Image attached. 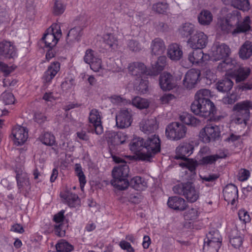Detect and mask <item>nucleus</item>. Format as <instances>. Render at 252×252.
Segmentation results:
<instances>
[{
	"instance_id": "f8f14e48",
	"label": "nucleus",
	"mask_w": 252,
	"mask_h": 252,
	"mask_svg": "<svg viewBox=\"0 0 252 252\" xmlns=\"http://www.w3.org/2000/svg\"><path fill=\"white\" fill-rule=\"evenodd\" d=\"M84 61L89 64L91 68L94 71H98L101 68V59L98 57L97 53L91 49L86 51Z\"/></svg>"
},
{
	"instance_id": "c03bdc74",
	"label": "nucleus",
	"mask_w": 252,
	"mask_h": 252,
	"mask_svg": "<svg viewBox=\"0 0 252 252\" xmlns=\"http://www.w3.org/2000/svg\"><path fill=\"white\" fill-rule=\"evenodd\" d=\"M235 62L231 61L229 59L226 58L219 63L218 69L220 71H227L233 69Z\"/></svg>"
},
{
	"instance_id": "f704fd0d",
	"label": "nucleus",
	"mask_w": 252,
	"mask_h": 252,
	"mask_svg": "<svg viewBox=\"0 0 252 252\" xmlns=\"http://www.w3.org/2000/svg\"><path fill=\"white\" fill-rule=\"evenodd\" d=\"M82 28L81 27H75L71 29L68 32L66 41L67 43H71L80 40L82 35Z\"/></svg>"
},
{
	"instance_id": "473e14b6",
	"label": "nucleus",
	"mask_w": 252,
	"mask_h": 252,
	"mask_svg": "<svg viewBox=\"0 0 252 252\" xmlns=\"http://www.w3.org/2000/svg\"><path fill=\"white\" fill-rule=\"evenodd\" d=\"M251 69L248 67H239L234 69V75L236 83L241 82L245 80L249 76Z\"/></svg>"
},
{
	"instance_id": "864d4df0",
	"label": "nucleus",
	"mask_w": 252,
	"mask_h": 252,
	"mask_svg": "<svg viewBox=\"0 0 252 252\" xmlns=\"http://www.w3.org/2000/svg\"><path fill=\"white\" fill-rule=\"evenodd\" d=\"M168 7L166 2H158L153 5V10L158 13L163 14L166 12Z\"/></svg>"
},
{
	"instance_id": "ddd939ff",
	"label": "nucleus",
	"mask_w": 252,
	"mask_h": 252,
	"mask_svg": "<svg viewBox=\"0 0 252 252\" xmlns=\"http://www.w3.org/2000/svg\"><path fill=\"white\" fill-rule=\"evenodd\" d=\"M230 53V49L225 44L216 43L212 47V57L214 61L224 60L228 57Z\"/></svg>"
},
{
	"instance_id": "2f4dec72",
	"label": "nucleus",
	"mask_w": 252,
	"mask_h": 252,
	"mask_svg": "<svg viewBox=\"0 0 252 252\" xmlns=\"http://www.w3.org/2000/svg\"><path fill=\"white\" fill-rule=\"evenodd\" d=\"M145 141L141 137H136L133 139L130 144V149L133 153L139 155L143 151H145L144 145Z\"/></svg>"
},
{
	"instance_id": "dca6fc26",
	"label": "nucleus",
	"mask_w": 252,
	"mask_h": 252,
	"mask_svg": "<svg viewBox=\"0 0 252 252\" xmlns=\"http://www.w3.org/2000/svg\"><path fill=\"white\" fill-rule=\"evenodd\" d=\"M0 56L8 59L16 57V49L13 43L7 41L0 42Z\"/></svg>"
},
{
	"instance_id": "9d476101",
	"label": "nucleus",
	"mask_w": 252,
	"mask_h": 252,
	"mask_svg": "<svg viewBox=\"0 0 252 252\" xmlns=\"http://www.w3.org/2000/svg\"><path fill=\"white\" fill-rule=\"evenodd\" d=\"M132 111L128 108H123L116 117V125L120 128L128 127L132 122Z\"/></svg>"
},
{
	"instance_id": "bb28decb",
	"label": "nucleus",
	"mask_w": 252,
	"mask_h": 252,
	"mask_svg": "<svg viewBox=\"0 0 252 252\" xmlns=\"http://www.w3.org/2000/svg\"><path fill=\"white\" fill-rule=\"evenodd\" d=\"M151 48L153 55L160 56L164 52L165 46L163 40L159 38H156L152 41Z\"/></svg>"
},
{
	"instance_id": "f257e3e1",
	"label": "nucleus",
	"mask_w": 252,
	"mask_h": 252,
	"mask_svg": "<svg viewBox=\"0 0 252 252\" xmlns=\"http://www.w3.org/2000/svg\"><path fill=\"white\" fill-rule=\"evenodd\" d=\"M211 92L208 89L198 90L195 94V99L190 106L191 111L202 117L216 118L217 109L214 104L209 99Z\"/></svg>"
},
{
	"instance_id": "0eeeda50",
	"label": "nucleus",
	"mask_w": 252,
	"mask_h": 252,
	"mask_svg": "<svg viewBox=\"0 0 252 252\" xmlns=\"http://www.w3.org/2000/svg\"><path fill=\"white\" fill-rule=\"evenodd\" d=\"M187 132V127L179 122H173L167 126L165 134L168 138L172 140H179L183 138Z\"/></svg>"
},
{
	"instance_id": "ea45409f",
	"label": "nucleus",
	"mask_w": 252,
	"mask_h": 252,
	"mask_svg": "<svg viewBox=\"0 0 252 252\" xmlns=\"http://www.w3.org/2000/svg\"><path fill=\"white\" fill-rule=\"evenodd\" d=\"M180 119L183 123L191 126H196L200 123V121L192 115L183 113L180 116Z\"/></svg>"
},
{
	"instance_id": "393cba45",
	"label": "nucleus",
	"mask_w": 252,
	"mask_h": 252,
	"mask_svg": "<svg viewBox=\"0 0 252 252\" xmlns=\"http://www.w3.org/2000/svg\"><path fill=\"white\" fill-rule=\"evenodd\" d=\"M64 210H61L58 213L54 215L53 219L55 222L59 223L54 226V228L56 234L60 237H62L65 235V230H63V226L62 223L64 219Z\"/></svg>"
},
{
	"instance_id": "aec40b11",
	"label": "nucleus",
	"mask_w": 252,
	"mask_h": 252,
	"mask_svg": "<svg viewBox=\"0 0 252 252\" xmlns=\"http://www.w3.org/2000/svg\"><path fill=\"white\" fill-rule=\"evenodd\" d=\"M223 193L225 200L230 203L231 205H234L236 199L238 197L237 187L234 184H228L223 189Z\"/></svg>"
},
{
	"instance_id": "c756f323",
	"label": "nucleus",
	"mask_w": 252,
	"mask_h": 252,
	"mask_svg": "<svg viewBox=\"0 0 252 252\" xmlns=\"http://www.w3.org/2000/svg\"><path fill=\"white\" fill-rule=\"evenodd\" d=\"M226 155L224 153L204 156L198 161V164L200 165H207L215 164L216 161L220 158H225Z\"/></svg>"
},
{
	"instance_id": "9b49d317",
	"label": "nucleus",
	"mask_w": 252,
	"mask_h": 252,
	"mask_svg": "<svg viewBox=\"0 0 252 252\" xmlns=\"http://www.w3.org/2000/svg\"><path fill=\"white\" fill-rule=\"evenodd\" d=\"M188 43L192 49H202L205 48L208 43V37L204 32H198L190 37Z\"/></svg>"
},
{
	"instance_id": "69168bd1",
	"label": "nucleus",
	"mask_w": 252,
	"mask_h": 252,
	"mask_svg": "<svg viewBox=\"0 0 252 252\" xmlns=\"http://www.w3.org/2000/svg\"><path fill=\"white\" fill-rule=\"evenodd\" d=\"M175 98V96L171 94H165L160 97L159 100L162 104H167Z\"/></svg>"
},
{
	"instance_id": "4d7b16f0",
	"label": "nucleus",
	"mask_w": 252,
	"mask_h": 252,
	"mask_svg": "<svg viewBox=\"0 0 252 252\" xmlns=\"http://www.w3.org/2000/svg\"><path fill=\"white\" fill-rule=\"evenodd\" d=\"M48 32L53 33L57 37V39L59 40V37L62 35V32L60 29V26L58 24L52 25L48 29Z\"/></svg>"
},
{
	"instance_id": "f03ea898",
	"label": "nucleus",
	"mask_w": 252,
	"mask_h": 252,
	"mask_svg": "<svg viewBox=\"0 0 252 252\" xmlns=\"http://www.w3.org/2000/svg\"><path fill=\"white\" fill-rule=\"evenodd\" d=\"M114 160L122 164L115 167L112 170L113 179L111 185L118 190H125L129 186V182L127 179L129 171V166L124 160L118 157H114Z\"/></svg>"
},
{
	"instance_id": "3c124183",
	"label": "nucleus",
	"mask_w": 252,
	"mask_h": 252,
	"mask_svg": "<svg viewBox=\"0 0 252 252\" xmlns=\"http://www.w3.org/2000/svg\"><path fill=\"white\" fill-rule=\"evenodd\" d=\"M211 240L215 242H221L220 236L218 230H212L210 231L206 235V238L204 239V242H209Z\"/></svg>"
},
{
	"instance_id": "37998d69",
	"label": "nucleus",
	"mask_w": 252,
	"mask_h": 252,
	"mask_svg": "<svg viewBox=\"0 0 252 252\" xmlns=\"http://www.w3.org/2000/svg\"><path fill=\"white\" fill-rule=\"evenodd\" d=\"M129 186L138 190L143 189L146 186V182L139 176H136L131 179Z\"/></svg>"
},
{
	"instance_id": "6e6552de",
	"label": "nucleus",
	"mask_w": 252,
	"mask_h": 252,
	"mask_svg": "<svg viewBox=\"0 0 252 252\" xmlns=\"http://www.w3.org/2000/svg\"><path fill=\"white\" fill-rule=\"evenodd\" d=\"M220 129L216 125H207L199 133V138L204 143H209L217 140L220 136Z\"/></svg>"
},
{
	"instance_id": "f3484780",
	"label": "nucleus",
	"mask_w": 252,
	"mask_h": 252,
	"mask_svg": "<svg viewBox=\"0 0 252 252\" xmlns=\"http://www.w3.org/2000/svg\"><path fill=\"white\" fill-rule=\"evenodd\" d=\"M193 150L194 147L191 144L189 143L181 144L176 148L175 158L183 160L189 159L188 157L193 153Z\"/></svg>"
},
{
	"instance_id": "774afa93",
	"label": "nucleus",
	"mask_w": 252,
	"mask_h": 252,
	"mask_svg": "<svg viewBox=\"0 0 252 252\" xmlns=\"http://www.w3.org/2000/svg\"><path fill=\"white\" fill-rule=\"evenodd\" d=\"M238 216L240 220L245 223L250 221V217L247 212L244 210H240L238 213Z\"/></svg>"
},
{
	"instance_id": "b1692460",
	"label": "nucleus",
	"mask_w": 252,
	"mask_h": 252,
	"mask_svg": "<svg viewBox=\"0 0 252 252\" xmlns=\"http://www.w3.org/2000/svg\"><path fill=\"white\" fill-rule=\"evenodd\" d=\"M167 56L172 61H177L183 57L182 47L177 43H172L168 46Z\"/></svg>"
},
{
	"instance_id": "a878e982",
	"label": "nucleus",
	"mask_w": 252,
	"mask_h": 252,
	"mask_svg": "<svg viewBox=\"0 0 252 252\" xmlns=\"http://www.w3.org/2000/svg\"><path fill=\"white\" fill-rule=\"evenodd\" d=\"M209 58V55L204 54L201 49H195L188 55V60L192 64L204 62L208 60Z\"/></svg>"
},
{
	"instance_id": "39448f33",
	"label": "nucleus",
	"mask_w": 252,
	"mask_h": 252,
	"mask_svg": "<svg viewBox=\"0 0 252 252\" xmlns=\"http://www.w3.org/2000/svg\"><path fill=\"white\" fill-rule=\"evenodd\" d=\"M173 191L176 194L184 196L188 201L191 203L195 202L199 197L198 191L190 182L174 186Z\"/></svg>"
},
{
	"instance_id": "4468645a",
	"label": "nucleus",
	"mask_w": 252,
	"mask_h": 252,
	"mask_svg": "<svg viewBox=\"0 0 252 252\" xmlns=\"http://www.w3.org/2000/svg\"><path fill=\"white\" fill-rule=\"evenodd\" d=\"M12 135L14 138L15 144L17 146L21 145L28 137V130L26 127L17 125L13 128Z\"/></svg>"
},
{
	"instance_id": "412c9836",
	"label": "nucleus",
	"mask_w": 252,
	"mask_h": 252,
	"mask_svg": "<svg viewBox=\"0 0 252 252\" xmlns=\"http://www.w3.org/2000/svg\"><path fill=\"white\" fill-rule=\"evenodd\" d=\"M159 83L161 89L164 91L170 90L176 86L173 76L165 72L160 75Z\"/></svg>"
},
{
	"instance_id": "c9c22d12",
	"label": "nucleus",
	"mask_w": 252,
	"mask_h": 252,
	"mask_svg": "<svg viewBox=\"0 0 252 252\" xmlns=\"http://www.w3.org/2000/svg\"><path fill=\"white\" fill-rule=\"evenodd\" d=\"M157 127L156 121L154 119L148 120L140 123L141 130L146 134L153 132Z\"/></svg>"
},
{
	"instance_id": "8fccbe9b",
	"label": "nucleus",
	"mask_w": 252,
	"mask_h": 252,
	"mask_svg": "<svg viewBox=\"0 0 252 252\" xmlns=\"http://www.w3.org/2000/svg\"><path fill=\"white\" fill-rule=\"evenodd\" d=\"M221 243V242H213V241H212V240L209 242H204L203 250L204 251L218 252L220 247Z\"/></svg>"
},
{
	"instance_id": "58836bf2",
	"label": "nucleus",
	"mask_w": 252,
	"mask_h": 252,
	"mask_svg": "<svg viewBox=\"0 0 252 252\" xmlns=\"http://www.w3.org/2000/svg\"><path fill=\"white\" fill-rule=\"evenodd\" d=\"M233 86L232 81L226 78L218 82L216 84V88L220 92L227 93L232 89Z\"/></svg>"
},
{
	"instance_id": "5fc2aeb1",
	"label": "nucleus",
	"mask_w": 252,
	"mask_h": 252,
	"mask_svg": "<svg viewBox=\"0 0 252 252\" xmlns=\"http://www.w3.org/2000/svg\"><path fill=\"white\" fill-rule=\"evenodd\" d=\"M219 27L224 33H228L230 32H232L233 31H232L233 27L230 25L226 19L225 20H221L219 22Z\"/></svg>"
},
{
	"instance_id": "79ce46f5",
	"label": "nucleus",
	"mask_w": 252,
	"mask_h": 252,
	"mask_svg": "<svg viewBox=\"0 0 252 252\" xmlns=\"http://www.w3.org/2000/svg\"><path fill=\"white\" fill-rule=\"evenodd\" d=\"M194 31V26L191 23H186L182 25L179 29L181 35L183 37H188Z\"/></svg>"
},
{
	"instance_id": "6ab92c4d",
	"label": "nucleus",
	"mask_w": 252,
	"mask_h": 252,
	"mask_svg": "<svg viewBox=\"0 0 252 252\" xmlns=\"http://www.w3.org/2000/svg\"><path fill=\"white\" fill-rule=\"evenodd\" d=\"M16 181L17 187L20 192L28 191L31 189V184L28 174L22 171H16Z\"/></svg>"
},
{
	"instance_id": "e433bc0d",
	"label": "nucleus",
	"mask_w": 252,
	"mask_h": 252,
	"mask_svg": "<svg viewBox=\"0 0 252 252\" xmlns=\"http://www.w3.org/2000/svg\"><path fill=\"white\" fill-rule=\"evenodd\" d=\"M61 197L65 200V202L70 207H75L80 201L77 194L69 191L61 193Z\"/></svg>"
},
{
	"instance_id": "20e7f679",
	"label": "nucleus",
	"mask_w": 252,
	"mask_h": 252,
	"mask_svg": "<svg viewBox=\"0 0 252 252\" xmlns=\"http://www.w3.org/2000/svg\"><path fill=\"white\" fill-rule=\"evenodd\" d=\"M145 151L138 156V158L142 160L151 161L155 156L160 152V140L156 135L148 137L144 143Z\"/></svg>"
},
{
	"instance_id": "5701e85b",
	"label": "nucleus",
	"mask_w": 252,
	"mask_h": 252,
	"mask_svg": "<svg viewBox=\"0 0 252 252\" xmlns=\"http://www.w3.org/2000/svg\"><path fill=\"white\" fill-rule=\"evenodd\" d=\"M60 69V63L55 62L51 63L47 70L44 72L42 79L44 83H50Z\"/></svg>"
},
{
	"instance_id": "603ef678",
	"label": "nucleus",
	"mask_w": 252,
	"mask_h": 252,
	"mask_svg": "<svg viewBox=\"0 0 252 252\" xmlns=\"http://www.w3.org/2000/svg\"><path fill=\"white\" fill-rule=\"evenodd\" d=\"M43 144L46 145L52 146L55 143V138L53 134L49 132H45L41 138Z\"/></svg>"
},
{
	"instance_id": "338daca9",
	"label": "nucleus",
	"mask_w": 252,
	"mask_h": 252,
	"mask_svg": "<svg viewBox=\"0 0 252 252\" xmlns=\"http://www.w3.org/2000/svg\"><path fill=\"white\" fill-rule=\"evenodd\" d=\"M203 181L213 182L217 180L220 177L219 174H210L204 176H200Z\"/></svg>"
},
{
	"instance_id": "7c9ffc66",
	"label": "nucleus",
	"mask_w": 252,
	"mask_h": 252,
	"mask_svg": "<svg viewBox=\"0 0 252 252\" xmlns=\"http://www.w3.org/2000/svg\"><path fill=\"white\" fill-rule=\"evenodd\" d=\"M238 53L241 59H249L252 55V42L249 40L246 41L240 47Z\"/></svg>"
},
{
	"instance_id": "a19ab883",
	"label": "nucleus",
	"mask_w": 252,
	"mask_h": 252,
	"mask_svg": "<svg viewBox=\"0 0 252 252\" xmlns=\"http://www.w3.org/2000/svg\"><path fill=\"white\" fill-rule=\"evenodd\" d=\"M213 16L212 13L208 10L202 11L198 16L199 23L203 25H208L212 22Z\"/></svg>"
},
{
	"instance_id": "a211bd4d",
	"label": "nucleus",
	"mask_w": 252,
	"mask_h": 252,
	"mask_svg": "<svg viewBox=\"0 0 252 252\" xmlns=\"http://www.w3.org/2000/svg\"><path fill=\"white\" fill-rule=\"evenodd\" d=\"M89 120L90 123L92 124L96 134L100 135L103 133V128L101 125V117L97 110L94 109L90 111Z\"/></svg>"
},
{
	"instance_id": "e2e57ef3",
	"label": "nucleus",
	"mask_w": 252,
	"mask_h": 252,
	"mask_svg": "<svg viewBox=\"0 0 252 252\" xmlns=\"http://www.w3.org/2000/svg\"><path fill=\"white\" fill-rule=\"evenodd\" d=\"M14 69L12 66H9L6 64L0 61V70L2 71L4 75H9Z\"/></svg>"
},
{
	"instance_id": "c85d7f7f",
	"label": "nucleus",
	"mask_w": 252,
	"mask_h": 252,
	"mask_svg": "<svg viewBox=\"0 0 252 252\" xmlns=\"http://www.w3.org/2000/svg\"><path fill=\"white\" fill-rule=\"evenodd\" d=\"M166 64V57L164 56H160L158 60L152 64L151 70V75H157L162 71Z\"/></svg>"
},
{
	"instance_id": "423d86ee",
	"label": "nucleus",
	"mask_w": 252,
	"mask_h": 252,
	"mask_svg": "<svg viewBox=\"0 0 252 252\" xmlns=\"http://www.w3.org/2000/svg\"><path fill=\"white\" fill-rule=\"evenodd\" d=\"M252 108V103L250 101H244L234 105L233 110L236 111V118L234 120L235 123L241 124L246 122L250 117V108Z\"/></svg>"
},
{
	"instance_id": "6e6d98bb",
	"label": "nucleus",
	"mask_w": 252,
	"mask_h": 252,
	"mask_svg": "<svg viewBox=\"0 0 252 252\" xmlns=\"http://www.w3.org/2000/svg\"><path fill=\"white\" fill-rule=\"evenodd\" d=\"M65 10V6L60 1L56 0L53 7V13L56 15L63 14Z\"/></svg>"
},
{
	"instance_id": "4be33fe9",
	"label": "nucleus",
	"mask_w": 252,
	"mask_h": 252,
	"mask_svg": "<svg viewBox=\"0 0 252 252\" xmlns=\"http://www.w3.org/2000/svg\"><path fill=\"white\" fill-rule=\"evenodd\" d=\"M167 204L169 208L180 211H184L188 207L186 200L178 196L169 197Z\"/></svg>"
},
{
	"instance_id": "a18cd8bd",
	"label": "nucleus",
	"mask_w": 252,
	"mask_h": 252,
	"mask_svg": "<svg viewBox=\"0 0 252 252\" xmlns=\"http://www.w3.org/2000/svg\"><path fill=\"white\" fill-rule=\"evenodd\" d=\"M132 104L136 107L143 109L147 108L149 106L150 103L146 98L136 96L132 99Z\"/></svg>"
},
{
	"instance_id": "4c0bfd02",
	"label": "nucleus",
	"mask_w": 252,
	"mask_h": 252,
	"mask_svg": "<svg viewBox=\"0 0 252 252\" xmlns=\"http://www.w3.org/2000/svg\"><path fill=\"white\" fill-rule=\"evenodd\" d=\"M103 40L105 44V48L111 50H114L117 48L118 41L117 38L112 33L105 34L103 36Z\"/></svg>"
},
{
	"instance_id": "bf43d9fd",
	"label": "nucleus",
	"mask_w": 252,
	"mask_h": 252,
	"mask_svg": "<svg viewBox=\"0 0 252 252\" xmlns=\"http://www.w3.org/2000/svg\"><path fill=\"white\" fill-rule=\"evenodd\" d=\"M3 103L5 105L13 104L15 98L13 94L10 93H4L2 94Z\"/></svg>"
},
{
	"instance_id": "0e129e2a",
	"label": "nucleus",
	"mask_w": 252,
	"mask_h": 252,
	"mask_svg": "<svg viewBox=\"0 0 252 252\" xmlns=\"http://www.w3.org/2000/svg\"><path fill=\"white\" fill-rule=\"evenodd\" d=\"M34 119L39 124H41L47 121V117L40 112H36L34 115Z\"/></svg>"
},
{
	"instance_id": "de8ad7c7",
	"label": "nucleus",
	"mask_w": 252,
	"mask_h": 252,
	"mask_svg": "<svg viewBox=\"0 0 252 252\" xmlns=\"http://www.w3.org/2000/svg\"><path fill=\"white\" fill-rule=\"evenodd\" d=\"M232 6L243 11H248L250 8V2L248 0H234Z\"/></svg>"
},
{
	"instance_id": "09e8293b",
	"label": "nucleus",
	"mask_w": 252,
	"mask_h": 252,
	"mask_svg": "<svg viewBox=\"0 0 252 252\" xmlns=\"http://www.w3.org/2000/svg\"><path fill=\"white\" fill-rule=\"evenodd\" d=\"M180 166L188 168L191 172H194L198 162L189 158L183 160L179 163Z\"/></svg>"
},
{
	"instance_id": "1a4fd4ad",
	"label": "nucleus",
	"mask_w": 252,
	"mask_h": 252,
	"mask_svg": "<svg viewBox=\"0 0 252 252\" xmlns=\"http://www.w3.org/2000/svg\"><path fill=\"white\" fill-rule=\"evenodd\" d=\"M106 138L111 153L115 152L118 147L126 140V135L124 133L114 131L109 132Z\"/></svg>"
},
{
	"instance_id": "680f3d73",
	"label": "nucleus",
	"mask_w": 252,
	"mask_h": 252,
	"mask_svg": "<svg viewBox=\"0 0 252 252\" xmlns=\"http://www.w3.org/2000/svg\"><path fill=\"white\" fill-rule=\"evenodd\" d=\"M127 46L132 51L137 52L141 50V46L139 43L134 40H129L127 42Z\"/></svg>"
},
{
	"instance_id": "052dcab7",
	"label": "nucleus",
	"mask_w": 252,
	"mask_h": 252,
	"mask_svg": "<svg viewBox=\"0 0 252 252\" xmlns=\"http://www.w3.org/2000/svg\"><path fill=\"white\" fill-rule=\"evenodd\" d=\"M238 99V96L236 94L232 93L227 96L224 97L222 101L225 104H232L235 102Z\"/></svg>"
},
{
	"instance_id": "13d9d810",
	"label": "nucleus",
	"mask_w": 252,
	"mask_h": 252,
	"mask_svg": "<svg viewBox=\"0 0 252 252\" xmlns=\"http://www.w3.org/2000/svg\"><path fill=\"white\" fill-rule=\"evenodd\" d=\"M229 242L232 246L235 249H238L240 251V247L242 246L243 243V239L241 236H236L233 238H230Z\"/></svg>"
},
{
	"instance_id": "2eb2a0df",
	"label": "nucleus",
	"mask_w": 252,
	"mask_h": 252,
	"mask_svg": "<svg viewBox=\"0 0 252 252\" xmlns=\"http://www.w3.org/2000/svg\"><path fill=\"white\" fill-rule=\"evenodd\" d=\"M200 71L195 69L189 70L183 80V85L188 89L194 88L200 76Z\"/></svg>"
},
{
	"instance_id": "cd10ccee",
	"label": "nucleus",
	"mask_w": 252,
	"mask_h": 252,
	"mask_svg": "<svg viewBox=\"0 0 252 252\" xmlns=\"http://www.w3.org/2000/svg\"><path fill=\"white\" fill-rule=\"evenodd\" d=\"M128 71L132 75L139 77L141 75L146 73L147 68L142 63H133L129 65Z\"/></svg>"
},
{
	"instance_id": "49530a36",
	"label": "nucleus",
	"mask_w": 252,
	"mask_h": 252,
	"mask_svg": "<svg viewBox=\"0 0 252 252\" xmlns=\"http://www.w3.org/2000/svg\"><path fill=\"white\" fill-rule=\"evenodd\" d=\"M56 248L57 252H71L73 250V246L64 240L57 244Z\"/></svg>"
},
{
	"instance_id": "72a5a7b5",
	"label": "nucleus",
	"mask_w": 252,
	"mask_h": 252,
	"mask_svg": "<svg viewBox=\"0 0 252 252\" xmlns=\"http://www.w3.org/2000/svg\"><path fill=\"white\" fill-rule=\"evenodd\" d=\"M41 42L44 43V47L53 48L57 44L58 40L53 33L48 32V30L41 39Z\"/></svg>"
},
{
	"instance_id": "7ed1b4c3",
	"label": "nucleus",
	"mask_w": 252,
	"mask_h": 252,
	"mask_svg": "<svg viewBox=\"0 0 252 252\" xmlns=\"http://www.w3.org/2000/svg\"><path fill=\"white\" fill-rule=\"evenodd\" d=\"M241 18V13L238 10H234L232 12L227 14L226 19L228 21V23L233 28L235 26L236 27L232 32L233 34L245 32L250 30V17H245L243 22L240 23Z\"/></svg>"
}]
</instances>
